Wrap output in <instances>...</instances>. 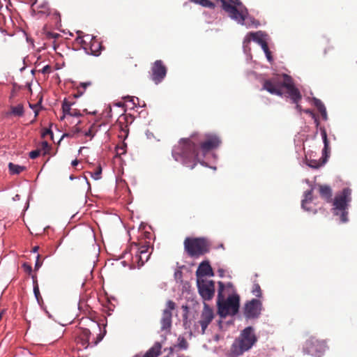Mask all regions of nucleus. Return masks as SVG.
Masks as SVG:
<instances>
[{"instance_id":"f257e3e1","label":"nucleus","mask_w":357,"mask_h":357,"mask_svg":"<svg viewBox=\"0 0 357 357\" xmlns=\"http://www.w3.org/2000/svg\"><path fill=\"white\" fill-rule=\"evenodd\" d=\"M220 142L215 135H207L204 139L202 135L194 133L189 137L180 139L172 149V156L176 161L192 169L197 163H202L203 158L216 149Z\"/></svg>"},{"instance_id":"f03ea898","label":"nucleus","mask_w":357,"mask_h":357,"mask_svg":"<svg viewBox=\"0 0 357 357\" xmlns=\"http://www.w3.org/2000/svg\"><path fill=\"white\" fill-rule=\"evenodd\" d=\"M218 312L221 317H226L227 315L236 314L239 308L240 298L238 294L229 295L227 299H225V284L222 282H218Z\"/></svg>"},{"instance_id":"7ed1b4c3","label":"nucleus","mask_w":357,"mask_h":357,"mask_svg":"<svg viewBox=\"0 0 357 357\" xmlns=\"http://www.w3.org/2000/svg\"><path fill=\"white\" fill-rule=\"evenodd\" d=\"M257 341V338L254 333V329L251 326L245 328L241 333V335L236 339L228 353V357H238L245 351L250 349Z\"/></svg>"},{"instance_id":"20e7f679","label":"nucleus","mask_w":357,"mask_h":357,"mask_svg":"<svg viewBox=\"0 0 357 357\" xmlns=\"http://www.w3.org/2000/svg\"><path fill=\"white\" fill-rule=\"evenodd\" d=\"M183 245L185 252L192 258H198L208 253L211 248V241L206 237H187Z\"/></svg>"},{"instance_id":"39448f33","label":"nucleus","mask_w":357,"mask_h":357,"mask_svg":"<svg viewBox=\"0 0 357 357\" xmlns=\"http://www.w3.org/2000/svg\"><path fill=\"white\" fill-rule=\"evenodd\" d=\"M221 2L222 9L232 19L241 24H244V21L248 15L247 8L240 0H217Z\"/></svg>"},{"instance_id":"423d86ee","label":"nucleus","mask_w":357,"mask_h":357,"mask_svg":"<svg viewBox=\"0 0 357 357\" xmlns=\"http://www.w3.org/2000/svg\"><path fill=\"white\" fill-rule=\"evenodd\" d=\"M321 135L324 142V149L322 150V156L319 160H314L307 158V165L314 169H318L320 167L323 166L327 161L328 158L329 157L330 153V147H329V142L327 138V133L324 128L321 129Z\"/></svg>"},{"instance_id":"0eeeda50","label":"nucleus","mask_w":357,"mask_h":357,"mask_svg":"<svg viewBox=\"0 0 357 357\" xmlns=\"http://www.w3.org/2000/svg\"><path fill=\"white\" fill-rule=\"evenodd\" d=\"M198 292L204 301H211L215 291V282L204 278L197 279Z\"/></svg>"},{"instance_id":"6e6552de","label":"nucleus","mask_w":357,"mask_h":357,"mask_svg":"<svg viewBox=\"0 0 357 357\" xmlns=\"http://www.w3.org/2000/svg\"><path fill=\"white\" fill-rule=\"evenodd\" d=\"M283 88V78L282 75H277L263 82L262 89L271 94L282 96Z\"/></svg>"},{"instance_id":"1a4fd4ad","label":"nucleus","mask_w":357,"mask_h":357,"mask_svg":"<svg viewBox=\"0 0 357 357\" xmlns=\"http://www.w3.org/2000/svg\"><path fill=\"white\" fill-rule=\"evenodd\" d=\"M282 78L283 88L286 89L287 93L291 98L292 102H299L302 98V96L299 89L295 86L291 77L287 74H282Z\"/></svg>"},{"instance_id":"9d476101","label":"nucleus","mask_w":357,"mask_h":357,"mask_svg":"<svg viewBox=\"0 0 357 357\" xmlns=\"http://www.w3.org/2000/svg\"><path fill=\"white\" fill-rule=\"evenodd\" d=\"M214 317L215 315L213 309L204 302L199 320L195 324V327L197 328L198 325H200V333L202 335L205 334L207 327L213 320Z\"/></svg>"},{"instance_id":"9b49d317","label":"nucleus","mask_w":357,"mask_h":357,"mask_svg":"<svg viewBox=\"0 0 357 357\" xmlns=\"http://www.w3.org/2000/svg\"><path fill=\"white\" fill-rule=\"evenodd\" d=\"M326 348V344L325 341L319 340L313 337L306 342L305 350L309 354L320 357V355L325 351Z\"/></svg>"},{"instance_id":"f8f14e48","label":"nucleus","mask_w":357,"mask_h":357,"mask_svg":"<svg viewBox=\"0 0 357 357\" xmlns=\"http://www.w3.org/2000/svg\"><path fill=\"white\" fill-rule=\"evenodd\" d=\"M176 303L169 300L166 303V308L162 310L160 319L161 331H170L172 323V312L175 310Z\"/></svg>"},{"instance_id":"ddd939ff","label":"nucleus","mask_w":357,"mask_h":357,"mask_svg":"<svg viewBox=\"0 0 357 357\" xmlns=\"http://www.w3.org/2000/svg\"><path fill=\"white\" fill-rule=\"evenodd\" d=\"M351 190L349 188H344L340 193L336 195L333 201L334 210L344 211L347 208L348 203L351 202Z\"/></svg>"},{"instance_id":"4468645a","label":"nucleus","mask_w":357,"mask_h":357,"mask_svg":"<svg viewBox=\"0 0 357 357\" xmlns=\"http://www.w3.org/2000/svg\"><path fill=\"white\" fill-rule=\"evenodd\" d=\"M80 330L81 331L79 335V338L82 345L84 348H87L90 344L92 346L97 345L102 340L106 333V331L104 330L103 333L100 332L99 334H98L96 338H93L91 342H90L91 331L88 328H82Z\"/></svg>"},{"instance_id":"2eb2a0df","label":"nucleus","mask_w":357,"mask_h":357,"mask_svg":"<svg viewBox=\"0 0 357 357\" xmlns=\"http://www.w3.org/2000/svg\"><path fill=\"white\" fill-rule=\"evenodd\" d=\"M151 79L155 84L160 83L166 76L167 68L162 61H155L151 66Z\"/></svg>"},{"instance_id":"dca6fc26","label":"nucleus","mask_w":357,"mask_h":357,"mask_svg":"<svg viewBox=\"0 0 357 357\" xmlns=\"http://www.w3.org/2000/svg\"><path fill=\"white\" fill-rule=\"evenodd\" d=\"M261 302L258 299H252L245 305L244 314L248 319L257 318L261 313Z\"/></svg>"},{"instance_id":"f3484780","label":"nucleus","mask_w":357,"mask_h":357,"mask_svg":"<svg viewBox=\"0 0 357 357\" xmlns=\"http://www.w3.org/2000/svg\"><path fill=\"white\" fill-rule=\"evenodd\" d=\"M36 14L31 13V15L33 16H36L38 15L40 16L52 15V17L55 19V20H56V21L60 20V14L56 10H54L52 13L47 2H43L40 4H39L36 8Z\"/></svg>"},{"instance_id":"a211bd4d","label":"nucleus","mask_w":357,"mask_h":357,"mask_svg":"<svg viewBox=\"0 0 357 357\" xmlns=\"http://www.w3.org/2000/svg\"><path fill=\"white\" fill-rule=\"evenodd\" d=\"M214 273L208 261H203L199 265L196 271L197 278H203L204 276H213Z\"/></svg>"},{"instance_id":"6ab92c4d","label":"nucleus","mask_w":357,"mask_h":357,"mask_svg":"<svg viewBox=\"0 0 357 357\" xmlns=\"http://www.w3.org/2000/svg\"><path fill=\"white\" fill-rule=\"evenodd\" d=\"M72 105H73V103H71L66 99H64L62 103L63 116L60 118L61 121H63L66 115L75 117L81 116L80 111L77 109L72 108Z\"/></svg>"},{"instance_id":"aec40b11","label":"nucleus","mask_w":357,"mask_h":357,"mask_svg":"<svg viewBox=\"0 0 357 357\" xmlns=\"http://www.w3.org/2000/svg\"><path fill=\"white\" fill-rule=\"evenodd\" d=\"M318 190L319 195L322 199L327 202L332 201L333 192L331 188L328 185L318 184Z\"/></svg>"},{"instance_id":"412c9836","label":"nucleus","mask_w":357,"mask_h":357,"mask_svg":"<svg viewBox=\"0 0 357 357\" xmlns=\"http://www.w3.org/2000/svg\"><path fill=\"white\" fill-rule=\"evenodd\" d=\"M261 31L250 32L245 38L243 43H249L252 40L257 43L259 45L266 41Z\"/></svg>"},{"instance_id":"4be33fe9","label":"nucleus","mask_w":357,"mask_h":357,"mask_svg":"<svg viewBox=\"0 0 357 357\" xmlns=\"http://www.w3.org/2000/svg\"><path fill=\"white\" fill-rule=\"evenodd\" d=\"M102 46L101 43L95 38L91 39L89 50L91 54L94 56H98L102 51Z\"/></svg>"},{"instance_id":"5701e85b","label":"nucleus","mask_w":357,"mask_h":357,"mask_svg":"<svg viewBox=\"0 0 357 357\" xmlns=\"http://www.w3.org/2000/svg\"><path fill=\"white\" fill-rule=\"evenodd\" d=\"M24 114V105L22 104H18L15 106H10V112L8 115H13L14 116L21 117Z\"/></svg>"},{"instance_id":"b1692460","label":"nucleus","mask_w":357,"mask_h":357,"mask_svg":"<svg viewBox=\"0 0 357 357\" xmlns=\"http://www.w3.org/2000/svg\"><path fill=\"white\" fill-rule=\"evenodd\" d=\"M312 189L310 190H307L304 193V199L302 200V208L306 211H310L309 208L307 206V204L312 202Z\"/></svg>"},{"instance_id":"393cba45","label":"nucleus","mask_w":357,"mask_h":357,"mask_svg":"<svg viewBox=\"0 0 357 357\" xmlns=\"http://www.w3.org/2000/svg\"><path fill=\"white\" fill-rule=\"evenodd\" d=\"M8 169L11 174H19L25 170L26 167L19 165H15L13 162H9Z\"/></svg>"},{"instance_id":"a878e982","label":"nucleus","mask_w":357,"mask_h":357,"mask_svg":"<svg viewBox=\"0 0 357 357\" xmlns=\"http://www.w3.org/2000/svg\"><path fill=\"white\" fill-rule=\"evenodd\" d=\"M150 253L146 255L136 254L134 260L137 263L139 267L143 266L146 261H148Z\"/></svg>"},{"instance_id":"bb28decb","label":"nucleus","mask_w":357,"mask_h":357,"mask_svg":"<svg viewBox=\"0 0 357 357\" xmlns=\"http://www.w3.org/2000/svg\"><path fill=\"white\" fill-rule=\"evenodd\" d=\"M314 105L317 107V109L321 113L323 119H326V116H327V114H326V109L324 105L320 100H319L317 98H314Z\"/></svg>"},{"instance_id":"cd10ccee","label":"nucleus","mask_w":357,"mask_h":357,"mask_svg":"<svg viewBox=\"0 0 357 357\" xmlns=\"http://www.w3.org/2000/svg\"><path fill=\"white\" fill-rule=\"evenodd\" d=\"M197 4H199L205 8H214L215 4L209 0H190Z\"/></svg>"},{"instance_id":"c85d7f7f","label":"nucleus","mask_w":357,"mask_h":357,"mask_svg":"<svg viewBox=\"0 0 357 357\" xmlns=\"http://www.w3.org/2000/svg\"><path fill=\"white\" fill-rule=\"evenodd\" d=\"M38 149L41 150L43 155H50L52 147L47 142L44 141L41 143L40 147Z\"/></svg>"},{"instance_id":"c756f323","label":"nucleus","mask_w":357,"mask_h":357,"mask_svg":"<svg viewBox=\"0 0 357 357\" xmlns=\"http://www.w3.org/2000/svg\"><path fill=\"white\" fill-rule=\"evenodd\" d=\"M99 127L100 125H96V123L92 124L89 130L85 132V135L86 137H93L98 131Z\"/></svg>"},{"instance_id":"7c9ffc66","label":"nucleus","mask_w":357,"mask_h":357,"mask_svg":"<svg viewBox=\"0 0 357 357\" xmlns=\"http://www.w3.org/2000/svg\"><path fill=\"white\" fill-rule=\"evenodd\" d=\"M33 279V282H34V286H33V293H34V295L38 301V302L39 303L40 302V300H42V297H41V295L40 294V291H39V287H38V285L37 284V282L35 280V276L33 275L32 276Z\"/></svg>"},{"instance_id":"2f4dec72","label":"nucleus","mask_w":357,"mask_h":357,"mask_svg":"<svg viewBox=\"0 0 357 357\" xmlns=\"http://www.w3.org/2000/svg\"><path fill=\"white\" fill-rule=\"evenodd\" d=\"M91 84H92L91 82H81L79 84V87H78L77 93L79 94L77 96H76V97L80 96L84 93V91H85L86 87L91 86Z\"/></svg>"},{"instance_id":"473e14b6","label":"nucleus","mask_w":357,"mask_h":357,"mask_svg":"<svg viewBox=\"0 0 357 357\" xmlns=\"http://www.w3.org/2000/svg\"><path fill=\"white\" fill-rule=\"evenodd\" d=\"M178 343L177 347L180 349H187L188 348V343L187 340L183 337H179L178 338Z\"/></svg>"},{"instance_id":"72a5a7b5","label":"nucleus","mask_w":357,"mask_h":357,"mask_svg":"<svg viewBox=\"0 0 357 357\" xmlns=\"http://www.w3.org/2000/svg\"><path fill=\"white\" fill-rule=\"evenodd\" d=\"M138 251L137 254L146 255L149 254V250L150 249V246L148 243L144 245H139L137 248Z\"/></svg>"},{"instance_id":"f704fd0d","label":"nucleus","mask_w":357,"mask_h":357,"mask_svg":"<svg viewBox=\"0 0 357 357\" xmlns=\"http://www.w3.org/2000/svg\"><path fill=\"white\" fill-rule=\"evenodd\" d=\"M252 292L257 297L261 296V289L259 284L255 283L253 284Z\"/></svg>"},{"instance_id":"c9c22d12","label":"nucleus","mask_w":357,"mask_h":357,"mask_svg":"<svg viewBox=\"0 0 357 357\" xmlns=\"http://www.w3.org/2000/svg\"><path fill=\"white\" fill-rule=\"evenodd\" d=\"M101 174H102V167L100 165H99L98 167H96L95 171L93 173H91V176L95 180H98L100 178Z\"/></svg>"},{"instance_id":"e433bc0d","label":"nucleus","mask_w":357,"mask_h":357,"mask_svg":"<svg viewBox=\"0 0 357 357\" xmlns=\"http://www.w3.org/2000/svg\"><path fill=\"white\" fill-rule=\"evenodd\" d=\"M126 144H123L121 145H119V146H117L116 147V155H123V154H125L126 153Z\"/></svg>"},{"instance_id":"4c0bfd02","label":"nucleus","mask_w":357,"mask_h":357,"mask_svg":"<svg viewBox=\"0 0 357 357\" xmlns=\"http://www.w3.org/2000/svg\"><path fill=\"white\" fill-rule=\"evenodd\" d=\"M38 0H25L26 3L31 5V13L36 14V10L34 6L36 4Z\"/></svg>"},{"instance_id":"58836bf2","label":"nucleus","mask_w":357,"mask_h":357,"mask_svg":"<svg viewBox=\"0 0 357 357\" xmlns=\"http://www.w3.org/2000/svg\"><path fill=\"white\" fill-rule=\"evenodd\" d=\"M42 137L43 138H45V137H47V135H50V138L52 139H53V132L52 131L51 129L50 128H45L43 132H42Z\"/></svg>"},{"instance_id":"ea45409f","label":"nucleus","mask_w":357,"mask_h":357,"mask_svg":"<svg viewBox=\"0 0 357 357\" xmlns=\"http://www.w3.org/2000/svg\"><path fill=\"white\" fill-rule=\"evenodd\" d=\"M41 154V150L40 149H36L34 151H32L29 153V157L31 159H35L38 158Z\"/></svg>"},{"instance_id":"a19ab883","label":"nucleus","mask_w":357,"mask_h":357,"mask_svg":"<svg viewBox=\"0 0 357 357\" xmlns=\"http://www.w3.org/2000/svg\"><path fill=\"white\" fill-rule=\"evenodd\" d=\"M340 211H341V215H340L341 222H346L348 220V218H347L348 212L347 211V210Z\"/></svg>"},{"instance_id":"79ce46f5","label":"nucleus","mask_w":357,"mask_h":357,"mask_svg":"<svg viewBox=\"0 0 357 357\" xmlns=\"http://www.w3.org/2000/svg\"><path fill=\"white\" fill-rule=\"evenodd\" d=\"M22 267L24 268V271L28 274H31V273L32 272V267L30 264L27 263H24Z\"/></svg>"},{"instance_id":"37998d69","label":"nucleus","mask_w":357,"mask_h":357,"mask_svg":"<svg viewBox=\"0 0 357 357\" xmlns=\"http://www.w3.org/2000/svg\"><path fill=\"white\" fill-rule=\"evenodd\" d=\"M227 290L228 292H233L234 291V287L231 282H228L226 284H225V291Z\"/></svg>"},{"instance_id":"c03bdc74","label":"nucleus","mask_w":357,"mask_h":357,"mask_svg":"<svg viewBox=\"0 0 357 357\" xmlns=\"http://www.w3.org/2000/svg\"><path fill=\"white\" fill-rule=\"evenodd\" d=\"M51 70H52V68L49 65H46L42 69H41V73L43 74H49L50 73H51Z\"/></svg>"},{"instance_id":"a18cd8bd","label":"nucleus","mask_w":357,"mask_h":357,"mask_svg":"<svg viewBox=\"0 0 357 357\" xmlns=\"http://www.w3.org/2000/svg\"><path fill=\"white\" fill-rule=\"evenodd\" d=\"M40 255H38V256H37V259H36V264H35V270H36V271H37V270H38V269H39V268H40V267L42 266V264H43V261H41L40 260Z\"/></svg>"},{"instance_id":"49530a36","label":"nucleus","mask_w":357,"mask_h":357,"mask_svg":"<svg viewBox=\"0 0 357 357\" xmlns=\"http://www.w3.org/2000/svg\"><path fill=\"white\" fill-rule=\"evenodd\" d=\"M260 46L261 47L264 52H267L269 50L268 43H266V41H264V43H262V44Z\"/></svg>"},{"instance_id":"de8ad7c7","label":"nucleus","mask_w":357,"mask_h":357,"mask_svg":"<svg viewBox=\"0 0 357 357\" xmlns=\"http://www.w3.org/2000/svg\"><path fill=\"white\" fill-rule=\"evenodd\" d=\"M266 54V58L269 61H271L273 60V58L271 56V51L268 50L267 52H264Z\"/></svg>"},{"instance_id":"09e8293b","label":"nucleus","mask_w":357,"mask_h":357,"mask_svg":"<svg viewBox=\"0 0 357 357\" xmlns=\"http://www.w3.org/2000/svg\"><path fill=\"white\" fill-rule=\"evenodd\" d=\"M182 308H183V310L185 312V313L183 315V319H186L188 318V315H187V314H188V306H186V305H185V306H184V305H183V306H182Z\"/></svg>"},{"instance_id":"8fccbe9b","label":"nucleus","mask_w":357,"mask_h":357,"mask_svg":"<svg viewBox=\"0 0 357 357\" xmlns=\"http://www.w3.org/2000/svg\"><path fill=\"white\" fill-rule=\"evenodd\" d=\"M296 105V109H297V111L301 113L302 112V107L301 106L299 105V102H297V103H294Z\"/></svg>"},{"instance_id":"3c124183","label":"nucleus","mask_w":357,"mask_h":357,"mask_svg":"<svg viewBox=\"0 0 357 357\" xmlns=\"http://www.w3.org/2000/svg\"><path fill=\"white\" fill-rule=\"evenodd\" d=\"M304 112H305L306 114H310V115H312V116H314L313 112H312L311 110H310V109H305Z\"/></svg>"},{"instance_id":"603ef678","label":"nucleus","mask_w":357,"mask_h":357,"mask_svg":"<svg viewBox=\"0 0 357 357\" xmlns=\"http://www.w3.org/2000/svg\"><path fill=\"white\" fill-rule=\"evenodd\" d=\"M38 250H39V247L38 246H35V247H33L32 248V252H37Z\"/></svg>"},{"instance_id":"864d4df0","label":"nucleus","mask_w":357,"mask_h":357,"mask_svg":"<svg viewBox=\"0 0 357 357\" xmlns=\"http://www.w3.org/2000/svg\"><path fill=\"white\" fill-rule=\"evenodd\" d=\"M77 164H78V161L77 160H75L72 162V165L74 167L76 166Z\"/></svg>"},{"instance_id":"5fc2aeb1","label":"nucleus","mask_w":357,"mask_h":357,"mask_svg":"<svg viewBox=\"0 0 357 357\" xmlns=\"http://www.w3.org/2000/svg\"><path fill=\"white\" fill-rule=\"evenodd\" d=\"M174 349L172 347L169 348V355H172L173 354Z\"/></svg>"},{"instance_id":"6e6d98bb","label":"nucleus","mask_w":357,"mask_h":357,"mask_svg":"<svg viewBox=\"0 0 357 357\" xmlns=\"http://www.w3.org/2000/svg\"><path fill=\"white\" fill-rule=\"evenodd\" d=\"M94 325H95V326H96V328H98V330H99V331H100V325H99V324H95Z\"/></svg>"},{"instance_id":"4d7b16f0","label":"nucleus","mask_w":357,"mask_h":357,"mask_svg":"<svg viewBox=\"0 0 357 357\" xmlns=\"http://www.w3.org/2000/svg\"><path fill=\"white\" fill-rule=\"evenodd\" d=\"M3 314V310H2V311L0 312V321H1V319H2Z\"/></svg>"},{"instance_id":"13d9d810","label":"nucleus","mask_w":357,"mask_h":357,"mask_svg":"<svg viewBox=\"0 0 357 357\" xmlns=\"http://www.w3.org/2000/svg\"><path fill=\"white\" fill-rule=\"evenodd\" d=\"M219 272L220 273V276H222V274H223V271L222 270H219Z\"/></svg>"},{"instance_id":"bf43d9fd","label":"nucleus","mask_w":357,"mask_h":357,"mask_svg":"<svg viewBox=\"0 0 357 357\" xmlns=\"http://www.w3.org/2000/svg\"><path fill=\"white\" fill-rule=\"evenodd\" d=\"M38 110H36L35 111V116H38Z\"/></svg>"},{"instance_id":"052dcab7","label":"nucleus","mask_w":357,"mask_h":357,"mask_svg":"<svg viewBox=\"0 0 357 357\" xmlns=\"http://www.w3.org/2000/svg\"><path fill=\"white\" fill-rule=\"evenodd\" d=\"M133 357H141V356L139 354H136Z\"/></svg>"},{"instance_id":"680f3d73","label":"nucleus","mask_w":357,"mask_h":357,"mask_svg":"<svg viewBox=\"0 0 357 357\" xmlns=\"http://www.w3.org/2000/svg\"><path fill=\"white\" fill-rule=\"evenodd\" d=\"M178 357H189V356H178Z\"/></svg>"},{"instance_id":"e2e57ef3","label":"nucleus","mask_w":357,"mask_h":357,"mask_svg":"<svg viewBox=\"0 0 357 357\" xmlns=\"http://www.w3.org/2000/svg\"><path fill=\"white\" fill-rule=\"evenodd\" d=\"M30 107H31V108H33V106L32 105H30ZM36 107V105L34 106V107Z\"/></svg>"},{"instance_id":"0e129e2a","label":"nucleus","mask_w":357,"mask_h":357,"mask_svg":"<svg viewBox=\"0 0 357 357\" xmlns=\"http://www.w3.org/2000/svg\"><path fill=\"white\" fill-rule=\"evenodd\" d=\"M70 179H73V176H70Z\"/></svg>"}]
</instances>
